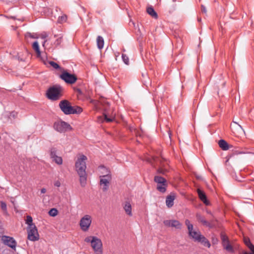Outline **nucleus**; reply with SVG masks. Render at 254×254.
Segmentation results:
<instances>
[{"label": "nucleus", "instance_id": "nucleus-34", "mask_svg": "<svg viewBox=\"0 0 254 254\" xmlns=\"http://www.w3.org/2000/svg\"><path fill=\"white\" fill-rule=\"evenodd\" d=\"M74 90L77 93V96L78 98L83 95V93L80 89L78 88H74Z\"/></svg>", "mask_w": 254, "mask_h": 254}, {"label": "nucleus", "instance_id": "nucleus-35", "mask_svg": "<svg viewBox=\"0 0 254 254\" xmlns=\"http://www.w3.org/2000/svg\"><path fill=\"white\" fill-rule=\"evenodd\" d=\"M122 59H123L124 62L125 63V64L127 65L128 64H129V60H128V57L125 54H122Z\"/></svg>", "mask_w": 254, "mask_h": 254}, {"label": "nucleus", "instance_id": "nucleus-38", "mask_svg": "<svg viewBox=\"0 0 254 254\" xmlns=\"http://www.w3.org/2000/svg\"><path fill=\"white\" fill-rule=\"evenodd\" d=\"M94 236H88L85 238L84 241L86 243H90L91 244L92 240L93 239V237Z\"/></svg>", "mask_w": 254, "mask_h": 254}, {"label": "nucleus", "instance_id": "nucleus-13", "mask_svg": "<svg viewBox=\"0 0 254 254\" xmlns=\"http://www.w3.org/2000/svg\"><path fill=\"white\" fill-rule=\"evenodd\" d=\"M196 217L197 220L201 223L202 224L206 227H207L209 228H212L214 226V220H212L210 222L206 220L205 217L201 215L199 213H197L196 214Z\"/></svg>", "mask_w": 254, "mask_h": 254}, {"label": "nucleus", "instance_id": "nucleus-43", "mask_svg": "<svg viewBox=\"0 0 254 254\" xmlns=\"http://www.w3.org/2000/svg\"><path fill=\"white\" fill-rule=\"evenodd\" d=\"M230 245V244L229 241L228 242H227L226 243H224L222 244V246H223L224 249L225 248L226 246H229Z\"/></svg>", "mask_w": 254, "mask_h": 254}, {"label": "nucleus", "instance_id": "nucleus-42", "mask_svg": "<svg viewBox=\"0 0 254 254\" xmlns=\"http://www.w3.org/2000/svg\"><path fill=\"white\" fill-rule=\"evenodd\" d=\"M54 185L56 187H60L61 186V183L60 182V181H57L55 183Z\"/></svg>", "mask_w": 254, "mask_h": 254}, {"label": "nucleus", "instance_id": "nucleus-30", "mask_svg": "<svg viewBox=\"0 0 254 254\" xmlns=\"http://www.w3.org/2000/svg\"><path fill=\"white\" fill-rule=\"evenodd\" d=\"M57 149L56 148L53 147L50 150V157L52 159L57 156Z\"/></svg>", "mask_w": 254, "mask_h": 254}, {"label": "nucleus", "instance_id": "nucleus-8", "mask_svg": "<svg viewBox=\"0 0 254 254\" xmlns=\"http://www.w3.org/2000/svg\"><path fill=\"white\" fill-rule=\"evenodd\" d=\"M60 78L68 84H73L75 83L77 78L74 74H70L66 70H64L60 76Z\"/></svg>", "mask_w": 254, "mask_h": 254}, {"label": "nucleus", "instance_id": "nucleus-47", "mask_svg": "<svg viewBox=\"0 0 254 254\" xmlns=\"http://www.w3.org/2000/svg\"><path fill=\"white\" fill-rule=\"evenodd\" d=\"M196 178H197L198 179H201V177H200V176H196Z\"/></svg>", "mask_w": 254, "mask_h": 254}, {"label": "nucleus", "instance_id": "nucleus-36", "mask_svg": "<svg viewBox=\"0 0 254 254\" xmlns=\"http://www.w3.org/2000/svg\"><path fill=\"white\" fill-rule=\"evenodd\" d=\"M225 250H226L228 252L233 253H234V250L233 247L231 245L229 246H226L225 248H224Z\"/></svg>", "mask_w": 254, "mask_h": 254}, {"label": "nucleus", "instance_id": "nucleus-41", "mask_svg": "<svg viewBox=\"0 0 254 254\" xmlns=\"http://www.w3.org/2000/svg\"><path fill=\"white\" fill-rule=\"evenodd\" d=\"M48 36V34L46 32L43 33L41 35V38L43 39H46Z\"/></svg>", "mask_w": 254, "mask_h": 254}, {"label": "nucleus", "instance_id": "nucleus-15", "mask_svg": "<svg viewBox=\"0 0 254 254\" xmlns=\"http://www.w3.org/2000/svg\"><path fill=\"white\" fill-rule=\"evenodd\" d=\"M175 199V195L172 193L166 197V204L168 208H171L174 205V200Z\"/></svg>", "mask_w": 254, "mask_h": 254}, {"label": "nucleus", "instance_id": "nucleus-3", "mask_svg": "<svg viewBox=\"0 0 254 254\" xmlns=\"http://www.w3.org/2000/svg\"><path fill=\"white\" fill-rule=\"evenodd\" d=\"M64 88L60 85L50 87L47 91V97L52 101L60 99L63 95Z\"/></svg>", "mask_w": 254, "mask_h": 254}, {"label": "nucleus", "instance_id": "nucleus-26", "mask_svg": "<svg viewBox=\"0 0 254 254\" xmlns=\"http://www.w3.org/2000/svg\"><path fill=\"white\" fill-rule=\"evenodd\" d=\"M53 160L58 165H62L63 164V159L61 157L57 156L53 158Z\"/></svg>", "mask_w": 254, "mask_h": 254}, {"label": "nucleus", "instance_id": "nucleus-28", "mask_svg": "<svg viewBox=\"0 0 254 254\" xmlns=\"http://www.w3.org/2000/svg\"><path fill=\"white\" fill-rule=\"evenodd\" d=\"M103 115L105 117V121L108 123L112 122L115 119V117L114 116H111L110 117H108L107 114L105 112H104L103 113Z\"/></svg>", "mask_w": 254, "mask_h": 254}, {"label": "nucleus", "instance_id": "nucleus-2", "mask_svg": "<svg viewBox=\"0 0 254 254\" xmlns=\"http://www.w3.org/2000/svg\"><path fill=\"white\" fill-rule=\"evenodd\" d=\"M185 224L188 229V234L189 236L191 238L194 242L201 243L204 246L210 248L211 244L209 241L202 235L199 231H196L193 230V225L190 223L188 219L185 220Z\"/></svg>", "mask_w": 254, "mask_h": 254}, {"label": "nucleus", "instance_id": "nucleus-19", "mask_svg": "<svg viewBox=\"0 0 254 254\" xmlns=\"http://www.w3.org/2000/svg\"><path fill=\"white\" fill-rule=\"evenodd\" d=\"M32 48L35 51L38 58H41V51L40 50L39 43L37 41H35L32 44Z\"/></svg>", "mask_w": 254, "mask_h": 254}, {"label": "nucleus", "instance_id": "nucleus-45", "mask_svg": "<svg viewBox=\"0 0 254 254\" xmlns=\"http://www.w3.org/2000/svg\"><path fill=\"white\" fill-rule=\"evenodd\" d=\"M5 17L9 19H15V17L13 16H5Z\"/></svg>", "mask_w": 254, "mask_h": 254}, {"label": "nucleus", "instance_id": "nucleus-48", "mask_svg": "<svg viewBox=\"0 0 254 254\" xmlns=\"http://www.w3.org/2000/svg\"><path fill=\"white\" fill-rule=\"evenodd\" d=\"M46 42H47V40H45V41L44 42L43 44V46L44 45L45 43Z\"/></svg>", "mask_w": 254, "mask_h": 254}, {"label": "nucleus", "instance_id": "nucleus-32", "mask_svg": "<svg viewBox=\"0 0 254 254\" xmlns=\"http://www.w3.org/2000/svg\"><path fill=\"white\" fill-rule=\"evenodd\" d=\"M220 236L222 241V244L224 243H226L227 242H228L229 241L228 237L225 234L222 233L221 234Z\"/></svg>", "mask_w": 254, "mask_h": 254}, {"label": "nucleus", "instance_id": "nucleus-37", "mask_svg": "<svg viewBox=\"0 0 254 254\" xmlns=\"http://www.w3.org/2000/svg\"><path fill=\"white\" fill-rule=\"evenodd\" d=\"M171 222H172L171 220H164L163 221L164 224L165 226H168V227H171Z\"/></svg>", "mask_w": 254, "mask_h": 254}, {"label": "nucleus", "instance_id": "nucleus-25", "mask_svg": "<svg viewBox=\"0 0 254 254\" xmlns=\"http://www.w3.org/2000/svg\"><path fill=\"white\" fill-rule=\"evenodd\" d=\"M32 221V217L30 215L27 216L26 219V223L28 225V227L33 226V225H35L33 223Z\"/></svg>", "mask_w": 254, "mask_h": 254}, {"label": "nucleus", "instance_id": "nucleus-9", "mask_svg": "<svg viewBox=\"0 0 254 254\" xmlns=\"http://www.w3.org/2000/svg\"><path fill=\"white\" fill-rule=\"evenodd\" d=\"M91 222V217L89 215H85L80 220L79 225L81 229L84 232L87 231L89 230Z\"/></svg>", "mask_w": 254, "mask_h": 254}, {"label": "nucleus", "instance_id": "nucleus-29", "mask_svg": "<svg viewBox=\"0 0 254 254\" xmlns=\"http://www.w3.org/2000/svg\"><path fill=\"white\" fill-rule=\"evenodd\" d=\"M67 20V15L66 14H63V15L59 16L58 19L59 23H63L65 22Z\"/></svg>", "mask_w": 254, "mask_h": 254}, {"label": "nucleus", "instance_id": "nucleus-22", "mask_svg": "<svg viewBox=\"0 0 254 254\" xmlns=\"http://www.w3.org/2000/svg\"><path fill=\"white\" fill-rule=\"evenodd\" d=\"M55 37H57V39L56 40V41H55V42L54 43V45L55 46V47H58V46H59L61 45V44L63 42V36L62 35H60L59 36H57L56 35H55L54 36Z\"/></svg>", "mask_w": 254, "mask_h": 254}, {"label": "nucleus", "instance_id": "nucleus-44", "mask_svg": "<svg viewBox=\"0 0 254 254\" xmlns=\"http://www.w3.org/2000/svg\"><path fill=\"white\" fill-rule=\"evenodd\" d=\"M46 192V189L45 188H42L41 190V193H45Z\"/></svg>", "mask_w": 254, "mask_h": 254}, {"label": "nucleus", "instance_id": "nucleus-46", "mask_svg": "<svg viewBox=\"0 0 254 254\" xmlns=\"http://www.w3.org/2000/svg\"><path fill=\"white\" fill-rule=\"evenodd\" d=\"M6 68H7V67H5V66L4 67V68L2 67V69H3V70H6Z\"/></svg>", "mask_w": 254, "mask_h": 254}, {"label": "nucleus", "instance_id": "nucleus-7", "mask_svg": "<svg viewBox=\"0 0 254 254\" xmlns=\"http://www.w3.org/2000/svg\"><path fill=\"white\" fill-rule=\"evenodd\" d=\"M91 247L96 254H102V242L101 240L96 237H93L91 242Z\"/></svg>", "mask_w": 254, "mask_h": 254}, {"label": "nucleus", "instance_id": "nucleus-18", "mask_svg": "<svg viewBox=\"0 0 254 254\" xmlns=\"http://www.w3.org/2000/svg\"><path fill=\"white\" fill-rule=\"evenodd\" d=\"M124 209L126 213L129 216H132L131 205L129 202L126 201L124 205Z\"/></svg>", "mask_w": 254, "mask_h": 254}, {"label": "nucleus", "instance_id": "nucleus-1", "mask_svg": "<svg viewBox=\"0 0 254 254\" xmlns=\"http://www.w3.org/2000/svg\"><path fill=\"white\" fill-rule=\"evenodd\" d=\"M87 157L84 155H80L75 163V167L79 177L81 187H84L86 184L87 175L86 172Z\"/></svg>", "mask_w": 254, "mask_h": 254}, {"label": "nucleus", "instance_id": "nucleus-27", "mask_svg": "<svg viewBox=\"0 0 254 254\" xmlns=\"http://www.w3.org/2000/svg\"><path fill=\"white\" fill-rule=\"evenodd\" d=\"M0 207H1V209L3 210V213L5 214H7V205H6V204L2 201H1L0 202Z\"/></svg>", "mask_w": 254, "mask_h": 254}, {"label": "nucleus", "instance_id": "nucleus-11", "mask_svg": "<svg viewBox=\"0 0 254 254\" xmlns=\"http://www.w3.org/2000/svg\"><path fill=\"white\" fill-rule=\"evenodd\" d=\"M28 238L32 241H35L39 239L38 230L35 225L29 227L28 229Z\"/></svg>", "mask_w": 254, "mask_h": 254}, {"label": "nucleus", "instance_id": "nucleus-4", "mask_svg": "<svg viewBox=\"0 0 254 254\" xmlns=\"http://www.w3.org/2000/svg\"><path fill=\"white\" fill-rule=\"evenodd\" d=\"M154 181L157 183V190L162 193H164L166 191L168 183L166 179L160 176H155Z\"/></svg>", "mask_w": 254, "mask_h": 254}, {"label": "nucleus", "instance_id": "nucleus-17", "mask_svg": "<svg viewBox=\"0 0 254 254\" xmlns=\"http://www.w3.org/2000/svg\"><path fill=\"white\" fill-rule=\"evenodd\" d=\"M219 147L223 150H228L232 146L230 145L225 140L220 139L218 142Z\"/></svg>", "mask_w": 254, "mask_h": 254}, {"label": "nucleus", "instance_id": "nucleus-5", "mask_svg": "<svg viewBox=\"0 0 254 254\" xmlns=\"http://www.w3.org/2000/svg\"><path fill=\"white\" fill-rule=\"evenodd\" d=\"M102 168L106 170L107 174L102 176H100L101 178L100 180V185H103L102 190L103 191H106L108 189L110 184V181L111 180V175L110 171L106 169L105 167L102 166Z\"/></svg>", "mask_w": 254, "mask_h": 254}, {"label": "nucleus", "instance_id": "nucleus-20", "mask_svg": "<svg viewBox=\"0 0 254 254\" xmlns=\"http://www.w3.org/2000/svg\"><path fill=\"white\" fill-rule=\"evenodd\" d=\"M146 11L152 17L157 19L158 18V14L157 12L154 10L152 6L148 7L146 9Z\"/></svg>", "mask_w": 254, "mask_h": 254}, {"label": "nucleus", "instance_id": "nucleus-31", "mask_svg": "<svg viewBox=\"0 0 254 254\" xmlns=\"http://www.w3.org/2000/svg\"><path fill=\"white\" fill-rule=\"evenodd\" d=\"M58 210L56 208H52L49 211V214L51 216H56L58 214Z\"/></svg>", "mask_w": 254, "mask_h": 254}, {"label": "nucleus", "instance_id": "nucleus-10", "mask_svg": "<svg viewBox=\"0 0 254 254\" xmlns=\"http://www.w3.org/2000/svg\"><path fill=\"white\" fill-rule=\"evenodd\" d=\"M59 107L65 115L71 114L72 106L70 102L67 100H63L60 102Z\"/></svg>", "mask_w": 254, "mask_h": 254}, {"label": "nucleus", "instance_id": "nucleus-14", "mask_svg": "<svg viewBox=\"0 0 254 254\" xmlns=\"http://www.w3.org/2000/svg\"><path fill=\"white\" fill-rule=\"evenodd\" d=\"M197 193L199 199L206 205H209L210 203L207 199L206 195L204 192L200 189H197Z\"/></svg>", "mask_w": 254, "mask_h": 254}, {"label": "nucleus", "instance_id": "nucleus-12", "mask_svg": "<svg viewBox=\"0 0 254 254\" xmlns=\"http://www.w3.org/2000/svg\"><path fill=\"white\" fill-rule=\"evenodd\" d=\"M1 240L3 241L4 244L7 245L13 250H15L17 243L13 237L7 236H3L2 237Z\"/></svg>", "mask_w": 254, "mask_h": 254}, {"label": "nucleus", "instance_id": "nucleus-23", "mask_svg": "<svg viewBox=\"0 0 254 254\" xmlns=\"http://www.w3.org/2000/svg\"><path fill=\"white\" fill-rule=\"evenodd\" d=\"M83 111L82 108L79 106H72L71 114H79Z\"/></svg>", "mask_w": 254, "mask_h": 254}, {"label": "nucleus", "instance_id": "nucleus-24", "mask_svg": "<svg viewBox=\"0 0 254 254\" xmlns=\"http://www.w3.org/2000/svg\"><path fill=\"white\" fill-rule=\"evenodd\" d=\"M182 224L178 220H172L171 227L176 229H180L182 228Z\"/></svg>", "mask_w": 254, "mask_h": 254}, {"label": "nucleus", "instance_id": "nucleus-33", "mask_svg": "<svg viewBox=\"0 0 254 254\" xmlns=\"http://www.w3.org/2000/svg\"><path fill=\"white\" fill-rule=\"evenodd\" d=\"M49 63L55 69H58L61 68L60 66L57 63L54 62V61H50Z\"/></svg>", "mask_w": 254, "mask_h": 254}, {"label": "nucleus", "instance_id": "nucleus-40", "mask_svg": "<svg viewBox=\"0 0 254 254\" xmlns=\"http://www.w3.org/2000/svg\"><path fill=\"white\" fill-rule=\"evenodd\" d=\"M201 12L202 13H204L205 14L206 13L207 10H206V8L204 5H201Z\"/></svg>", "mask_w": 254, "mask_h": 254}, {"label": "nucleus", "instance_id": "nucleus-49", "mask_svg": "<svg viewBox=\"0 0 254 254\" xmlns=\"http://www.w3.org/2000/svg\"><path fill=\"white\" fill-rule=\"evenodd\" d=\"M30 37L32 38H35V37L33 36L30 35Z\"/></svg>", "mask_w": 254, "mask_h": 254}, {"label": "nucleus", "instance_id": "nucleus-16", "mask_svg": "<svg viewBox=\"0 0 254 254\" xmlns=\"http://www.w3.org/2000/svg\"><path fill=\"white\" fill-rule=\"evenodd\" d=\"M244 243L245 245L250 249L252 253H248L246 252H244L243 254H254V245H253L251 242L250 240L248 238H245L244 239Z\"/></svg>", "mask_w": 254, "mask_h": 254}, {"label": "nucleus", "instance_id": "nucleus-39", "mask_svg": "<svg viewBox=\"0 0 254 254\" xmlns=\"http://www.w3.org/2000/svg\"><path fill=\"white\" fill-rule=\"evenodd\" d=\"M166 172V170L162 168H159L157 171V173L162 174H165Z\"/></svg>", "mask_w": 254, "mask_h": 254}, {"label": "nucleus", "instance_id": "nucleus-21", "mask_svg": "<svg viewBox=\"0 0 254 254\" xmlns=\"http://www.w3.org/2000/svg\"><path fill=\"white\" fill-rule=\"evenodd\" d=\"M97 44L99 49H102L104 47V39L101 36H98L97 38Z\"/></svg>", "mask_w": 254, "mask_h": 254}, {"label": "nucleus", "instance_id": "nucleus-50", "mask_svg": "<svg viewBox=\"0 0 254 254\" xmlns=\"http://www.w3.org/2000/svg\"><path fill=\"white\" fill-rule=\"evenodd\" d=\"M208 213L209 214H211V212L210 211H207Z\"/></svg>", "mask_w": 254, "mask_h": 254}, {"label": "nucleus", "instance_id": "nucleus-6", "mask_svg": "<svg viewBox=\"0 0 254 254\" xmlns=\"http://www.w3.org/2000/svg\"><path fill=\"white\" fill-rule=\"evenodd\" d=\"M53 127L56 130L61 133L65 132L72 129L71 127L69 124L63 121L55 122Z\"/></svg>", "mask_w": 254, "mask_h": 254}]
</instances>
